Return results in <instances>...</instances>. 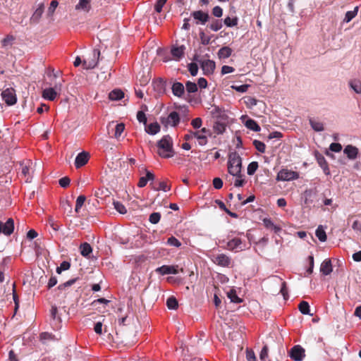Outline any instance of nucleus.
<instances>
[{
    "mask_svg": "<svg viewBox=\"0 0 361 361\" xmlns=\"http://www.w3.org/2000/svg\"><path fill=\"white\" fill-rule=\"evenodd\" d=\"M145 130L148 134L156 135L160 131V126L157 122L152 123L146 126Z\"/></svg>",
    "mask_w": 361,
    "mask_h": 361,
    "instance_id": "obj_28",
    "label": "nucleus"
},
{
    "mask_svg": "<svg viewBox=\"0 0 361 361\" xmlns=\"http://www.w3.org/2000/svg\"><path fill=\"white\" fill-rule=\"evenodd\" d=\"M200 40H201V43L203 44V45H207L210 43V41H211V37L210 36H208L204 32H201L200 33Z\"/></svg>",
    "mask_w": 361,
    "mask_h": 361,
    "instance_id": "obj_53",
    "label": "nucleus"
},
{
    "mask_svg": "<svg viewBox=\"0 0 361 361\" xmlns=\"http://www.w3.org/2000/svg\"><path fill=\"white\" fill-rule=\"evenodd\" d=\"M70 267L71 264L68 262L63 261L61 263L60 266L56 268V272L60 274L63 271L68 270Z\"/></svg>",
    "mask_w": 361,
    "mask_h": 361,
    "instance_id": "obj_52",
    "label": "nucleus"
},
{
    "mask_svg": "<svg viewBox=\"0 0 361 361\" xmlns=\"http://www.w3.org/2000/svg\"><path fill=\"white\" fill-rule=\"evenodd\" d=\"M242 168V159L236 152H231L228 155V171L232 176L240 175Z\"/></svg>",
    "mask_w": 361,
    "mask_h": 361,
    "instance_id": "obj_2",
    "label": "nucleus"
},
{
    "mask_svg": "<svg viewBox=\"0 0 361 361\" xmlns=\"http://www.w3.org/2000/svg\"><path fill=\"white\" fill-rule=\"evenodd\" d=\"M160 121L164 127H176L180 123V116L178 112L171 111L167 116H161Z\"/></svg>",
    "mask_w": 361,
    "mask_h": 361,
    "instance_id": "obj_5",
    "label": "nucleus"
},
{
    "mask_svg": "<svg viewBox=\"0 0 361 361\" xmlns=\"http://www.w3.org/2000/svg\"><path fill=\"white\" fill-rule=\"evenodd\" d=\"M1 97L5 102L8 105H13L16 103V97L13 89L7 88L1 93Z\"/></svg>",
    "mask_w": 361,
    "mask_h": 361,
    "instance_id": "obj_13",
    "label": "nucleus"
},
{
    "mask_svg": "<svg viewBox=\"0 0 361 361\" xmlns=\"http://www.w3.org/2000/svg\"><path fill=\"white\" fill-rule=\"evenodd\" d=\"M231 54L232 49L228 47H224L218 51L219 59H227L231 55Z\"/></svg>",
    "mask_w": 361,
    "mask_h": 361,
    "instance_id": "obj_32",
    "label": "nucleus"
},
{
    "mask_svg": "<svg viewBox=\"0 0 361 361\" xmlns=\"http://www.w3.org/2000/svg\"><path fill=\"white\" fill-rule=\"evenodd\" d=\"M191 16L197 20V24L200 22L201 24L204 25L209 19V15L202 11H194L191 13Z\"/></svg>",
    "mask_w": 361,
    "mask_h": 361,
    "instance_id": "obj_20",
    "label": "nucleus"
},
{
    "mask_svg": "<svg viewBox=\"0 0 361 361\" xmlns=\"http://www.w3.org/2000/svg\"><path fill=\"white\" fill-rule=\"evenodd\" d=\"M257 169H258V163L257 161L251 162L250 164H249L247 169V174L250 175V176L253 175L256 172Z\"/></svg>",
    "mask_w": 361,
    "mask_h": 361,
    "instance_id": "obj_46",
    "label": "nucleus"
},
{
    "mask_svg": "<svg viewBox=\"0 0 361 361\" xmlns=\"http://www.w3.org/2000/svg\"><path fill=\"white\" fill-rule=\"evenodd\" d=\"M21 176L26 183H30L32 179L33 164L31 160L27 159L20 163Z\"/></svg>",
    "mask_w": 361,
    "mask_h": 361,
    "instance_id": "obj_4",
    "label": "nucleus"
},
{
    "mask_svg": "<svg viewBox=\"0 0 361 361\" xmlns=\"http://www.w3.org/2000/svg\"><path fill=\"white\" fill-rule=\"evenodd\" d=\"M269 348L267 345H264L263 348H262V350L259 354V359L261 361H270L269 359Z\"/></svg>",
    "mask_w": 361,
    "mask_h": 361,
    "instance_id": "obj_40",
    "label": "nucleus"
},
{
    "mask_svg": "<svg viewBox=\"0 0 361 361\" xmlns=\"http://www.w3.org/2000/svg\"><path fill=\"white\" fill-rule=\"evenodd\" d=\"M216 65L214 61L207 59L201 62V68L204 75H211L214 73Z\"/></svg>",
    "mask_w": 361,
    "mask_h": 361,
    "instance_id": "obj_15",
    "label": "nucleus"
},
{
    "mask_svg": "<svg viewBox=\"0 0 361 361\" xmlns=\"http://www.w3.org/2000/svg\"><path fill=\"white\" fill-rule=\"evenodd\" d=\"M298 309L302 314H310V305L306 301H302L298 305Z\"/></svg>",
    "mask_w": 361,
    "mask_h": 361,
    "instance_id": "obj_38",
    "label": "nucleus"
},
{
    "mask_svg": "<svg viewBox=\"0 0 361 361\" xmlns=\"http://www.w3.org/2000/svg\"><path fill=\"white\" fill-rule=\"evenodd\" d=\"M213 129L215 133L222 134L226 130V125L222 122L216 121L214 124Z\"/></svg>",
    "mask_w": 361,
    "mask_h": 361,
    "instance_id": "obj_35",
    "label": "nucleus"
},
{
    "mask_svg": "<svg viewBox=\"0 0 361 361\" xmlns=\"http://www.w3.org/2000/svg\"><path fill=\"white\" fill-rule=\"evenodd\" d=\"M114 209L121 214H124L127 212L126 207L120 202H114L113 203Z\"/></svg>",
    "mask_w": 361,
    "mask_h": 361,
    "instance_id": "obj_42",
    "label": "nucleus"
},
{
    "mask_svg": "<svg viewBox=\"0 0 361 361\" xmlns=\"http://www.w3.org/2000/svg\"><path fill=\"white\" fill-rule=\"evenodd\" d=\"M320 271L325 276L331 273L332 265L330 259H326L322 263L320 266Z\"/></svg>",
    "mask_w": 361,
    "mask_h": 361,
    "instance_id": "obj_24",
    "label": "nucleus"
},
{
    "mask_svg": "<svg viewBox=\"0 0 361 361\" xmlns=\"http://www.w3.org/2000/svg\"><path fill=\"white\" fill-rule=\"evenodd\" d=\"M125 129V126L123 123H118L115 126V133L114 137L116 138H118L121 134L123 133Z\"/></svg>",
    "mask_w": 361,
    "mask_h": 361,
    "instance_id": "obj_48",
    "label": "nucleus"
},
{
    "mask_svg": "<svg viewBox=\"0 0 361 361\" xmlns=\"http://www.w3.org/2000/svg\"><path fill=\"white\" fill-rule=\"evenodd\" d=\"M305 355V350L300 345H295L290 351V356L295 361H302Z\"/></svg>",
    "mask_w": 361,
    "mask_h": 361,
    "instance_id": "obj_12",
    "label": "nucleus"
},
{
    "mask_svg": "<svg viewBox=\"0 0 361 361\" xmlns=\"http://www.w3.org/2000/svg\"><path fill=\"white\" fill-rule=\"evenodd\" d=\"M349 87L357 94H361V80L357 78L351 79L348 82Z\"/></svg>",
    "mask_w": 361,
    "mask_h": 361,
    "instance_id": "obj_25",
    "label": "nucleus"
},
{
    "mask_svg": "<svg viewBox=\"0 0 361 361\" xmlns=\"http://www.w3.org/2000/svg\"><path fill=\"white\" fill-rule=\"evenodd\" d=\"M50 312L51 317L54 322L55 328H59L61 322V319L58 315L57 307L56 306H52Z\"/></svg>",
    "mask_w": 361,
    "mask_h": 361,
    "instance_id": "obj_26",
    "label": "nucleus"
},
{
    "mask_svg": "<svg viewBox=\"0 0 361 361\" xmlns=\"http://www.w3.org/2000/svg\"><path fill=\"white\" fill-rule=\"evenodd\" d=\"M156 271L157 273H159L161 275H166V274H177V271L176 268L173 266H168V265H163L160 267H158L156 269Z\"/></svg>",
    "mask_w": 361,
    "mask_h": 361,
    "instance_id": "obj_22",
    "label": "nucleus"
},
{
    "mask_svg": "<svg viewBox=\"0 0 361 361\" xmlns=\"http://www.w3.org/2000/svg\"><path fill=\"white\" fill-rule=\"evenodd\" d=\"M329 149L334 152H339L342 150V145L338 142H333L330 145Z\"/></svg>",
    "mask_w": 361,
    "mask_h": 361,
    "instance_id": "obj_57",
    "label": "nucleus"
},
{
    "mask_svg": "<svg viewBox=\"0 0 361 361\" xmlns=\"http://www.w3.org/2000/svg\"><path fill=\"white\" fill-rule=\"evenodd\" d=\"M246 248V243L240 238L235 237L229 240L226 245V249L230 251L238 252Z\"/></svg>",
    "mask_w": 361,
    "mask_h": 361,
    "instance_id": "obj_7",
    "label": "nucleus"
},
{
    "mask_svg": "<svg viewBox=\"0 0 361 361\" xmlns=\"http://www.w3.org/2000/svg\"><path fill=\"white\" fill-rule=\"evenodd\" d=\"M253 145L255 146V147L261 153H264L265 152V149H266V145L264 142L259 141V140H255L253 141Z\"/></svg>",
    "mask_w": 361,
    "mask_h": 361,
    "instance_id": "obj_45",
    "label": "nucleus"
},
{
    "mask_svg": "<svg viewBox=\"0 0 361 361\" xmlns=\"http://www.w3.org/2000/svg\"><path fill=\"white\" fill-rule=\"evenodd\" d=\"M236 178L234 180V186L235 187H241L243 185L245 181L242 178V175H238V176H235Z\"/></svg>",
    "mask_w": 361,
    "mask_h": 361,
    "instance_id": "obj_62",
    "label": "nucleus"
},
{
    "mask_svg": "<svg viewBox=\"0 0 361 361\" xmlns=\"http://www.w3.org/2000/svg\"><path fill=\"white\" fill-rule=\"evenodd\" d=\"M124 97V93L119 89H115L109 94V98L112 101L121 99Z\"/></svg>",
    "mask_w": 361,
    "mask_h": 361,
    "instance_id": "obj_29",
    "label": "nucleus"
},
{
    "mask_svg": "<svg viewBox=\"0 0 361 361\" xmlns=\"http://www.w3.org/2000/svg\"><path fill=\"white\" fill-rule=\"evenodd\" d=\"M158 154L164 159L171 158L173 156V140L169 135H164L157 142Z\"/></svg>",
    "mask_w": 361,
    "mask_h": 361,
    "instance_id": "obj_1",
    "label": "nucleus"
},
{
    "mask_svg": "<svg viewBox=\"0 0 361 361\" xmlns=\"http://www.w3.org/2000/svg\"><path fill=\"white\" fill-rule=\"evenodd\" d=\"M44 12V7L42 5H40L34 12L31 17V20L33 22H38V20L42 17V15Z\"/></svg>",
    "mask_w": 361,
    "mask_h": 361,
    "instance_id": "obj_34",
    "label": "nucleus"
},
{
    "mask_svg": "<svg viewBox=\"0 0 361 361\" xmlns=\"http://www.w3.org/2000/svg\"><path fill=\"white\" fill-rule=\"evenodd\" d=\"M137 121L140 122V123H143L144 124H146L147 123V117H146V115L142 111H139L137 113Z\"/></svg>",
    "mask_w": 361,
    "mask_h": 361,
    "instance_id": "obj_60",
    "label": "nucleus"
},
{
    "mask_svg": "<svg viewBox=\"0 0 361 361\" xmlns=\"http://www.w3.org/2000/svg\"><path fill=\"white\" fill-rule=\"evenodd\" d=\"M246 359L247 361H257L254 351L251 349L246 350Z\"/></svg>",
    "mask_w": 361,
    "mask_h": 361,
    "instance_id": "obj_56",
    "label": "nucleus"
},
{
    "mask_svg": "<svg viewBox=\"0 0 361 361\" xmlns=\"http://www.w3.org/2000/svg\"><path fill=\"white\" fill-rule=\"evenodd\" d=\"M264 226L267 228L273 231L274 233H278L281 231V228L279 226L275 225L271 219L264 218L263 219Z\"/></svg>",
    "mask_w": 361,
    "mask_h": 361,
    "instance_id": "obj_23",
    "label": "nucleus"
},
{
    "mask_svg": "<svg viewBox=\"0 0 361 361\" xmlns=\"http://www.w3.org/2000/svg\"><path fill=\"white\" fill-rule=\"evenodd\" d=\"M238 19L237 17L233 18H231L230 17H227L224 19V24L227 27H234L238 25Z\"/></svg>",
    "mask_w": 361,
    "mask_h": 361,
    "instance_id": "obj_47",
    "label": "nucleus"
},
{
    "mask_svg": "<svg viewBox=\"0 0 361 361\" xmlns=\"http://www.w3.org/2000/svg\"><path fill=\"white\" fill-rule=\"evenodd\" d=\"M352 228L357 232L361 233V222L358 220L354 221Z\"/></svg>",
    "mask_w": 361,
    "mask_h": 361,
    "instance_id": "obj_64",
    "label": "nucleus"
},
{
    "mask_svg": "<svg viewBox=\"0 0 361 361\" xmlns=\"http://www.w3.org/2000/svg\"><path fill=\"white\" fill-rule=\"evenodd\" d=\"M171 90L173 95L178 97H181L185 92V87L180 82H174L172 85Z\"/></svg>",
    "mask_w": 361,
    "mask_h": 361,
    "instance_id": "obj_21",
    "label": "nucleus"
},
{
    "mask_svg": "<svg viewBox=\"0 0 361 361\" xmlns=\"http://www.w3.org/2000/svg\"><path fill=\"white\" fill-rule=\"evenodd\" d=\"M191 125L195 129H199L202 125V120L201 118H196L192 120Z\"/></svg>",
    "mask_w": 361,
    "mask_h": 361,
    "instance_id": "obj_59",
    "label": "nucleus"
},
{
    "mask_svg": "<svg viewBox=\"0 0 361 361\" xmlns=\"http://www.w3.org/2000/svg\"><path fill=\"white\" fill-rule=\"evenodd\" d=\"M185 50V47L184 45H181L179 47H172L171 49L172 59L176 61H180L184 56Z\"/></svg>",
    "mask_w": 361,
    "mask_h": 361,
    "instance_id": "obj_16",
    "label": "nucleus"
},
{
    "mask_svg": "<svg viewBox=\"0 0 361 361\" xmlns=\"http://www.w3.org/2000/svg\"><path fill=\"white\" fill-rule=\"evenodd\" d=\"M245 126L250 130H252L255 132H259L261 130L260 126L257 124V123L251 118H248L245 122Z\"/></svg>",
    "mask_w": 361,
    "mask_h": 361,
    "instance_id": "obj_30",
    "label": "nucleus"
},
{
    "mask_svg": "<svg viewBox=\"0 0 361 361\" xmlns=\"http://www.w3.org/2000/svg\"><path fill=\"white\" fill-rule=\"evenodd\" d=\"M70 182H71V180L68 177L61 178L59 180V183L60 186L62 188L68 187L70 184Z\"/></svg>",
    "mask_w": 361,
    "mask_h": 361,
    "instance_id": "obj_61",
    "label": "nucleus"
},
{
    "mask_svg": "<svg viewBox=\"0 0 361 361\" xmlns=\"http://www.w3.org/2000/svg\"><path fill=\"white\" fill-rule=\"evenodd\" d=\"M90 154L88 152H82L79 153L75 159V166L79 169L85 165L89 160Z\"/></svg>",
    "mask_w": 361,
    "mask_h": 361,
    "instance_id": "obj_17",
    "label": "nucleus"
},
{
    "mask_svg": "<svg viewBox=\"0 0 361 361\" xmlns=\"http://www.w3.org/2000/svg\"><path fill=\"white\" fill-rule=\"evenodd\" d=\"M227 297L230 299L231 302L240 303L242 300L237 295L235 289H231L227 292Z\"/></svg>",
    "mask_w": 361,
    "mask_h": 361,
    "instance_id": "obj_33",
    "label": "nucleus"
},
{
    "mask_svg": "<svg viewBox=\"0 0 361 361\" xmlns=\"http://www.w3.org/2000/svg\"><path fill=\"white\" fill-rule=\"evenodd\" d=\"M212 14L217 18H220L223 15V9L220 6H215L212 10Z\"/></svg>",
    "mask_w": 361,
    "mask_h": 361,
    "instance_id": "obj_63",
    "label": "nucleus"
},
{
    "mask_svg": "<svg viewBox=\"0 0 361 361\" xmlns=\"http://www.w3.org/2000/svg\"><path fill=\"white\" fill-rule=\"evenodd\" d=\"M76 10H82L85 12H89L91 9V4L90 0H79L78 4L75 6Z\"/></svg>",
    "mask_w": 361,
    "mask_h": 361,
    "instance_id": "obj_27",
    "label": "nucleus"
},
{
    "mask_svg": "<svg viewBox=\"0 0 361 361\" xmlns=\"http://www.w3.org/2000/svg\"><path fill=\"white\" fill-rule=\"evenodd\" d=\"M62 82L63 81L57 82L54 84V87L44 89L42 91V97L49 101H54L61 91Z\"/></svg>",
    "mask_w": 361,
    "mask_h": 361,
    "instance_id": "obj_3",
    "label": "nucleus"
},
{
    "mask_svg": "<svg viewBox=\"0 0 361 361\" xmlns=\"http://www.w3.org/2000/svg\"><path fill=\"white\" fill-rule=\"evenodd\" d=\"M14 231V221L12 218L7 219L6 222L0 220V234H4L6 236L11 235Z\"/></svg>",
    "mask_w": 361,
    "mask_h": 361,
    "instance_id": "obj_8",
    "label": "nucleus"
},
{
    "mask_svg": "<svg viewBox=\"0 0 361 361\" xmlns=\"http://www.w3.org/2000/svg\"><path fill=\"white\" fill-rule=\"evenodd\" d=\"M99 56L100 51L97 49H94L92 51V59L90 60H84L82 63L84 68L86 69L94 68L98 63Z\"/></svg>",
    "mask_w": 361,
    "mask_h": 361,
    "instance_id": "obj_11",
    "label": "nucleus"
},
{
    "mask_svg": "<svg viewBox=\"0 0 361 361\" xmlns=\"http://www.w3.org/2000/svg\"><path fill=\"white\" fill-rule=\"evenodd\" d=\"M210 135L209 130L202 128L201 130L195 131L194 137L197 140L200 145L204 146L208 142L207 137Z\"/></svg>",
    "mask_w": 361,
    "mask_h": 361,
    "instance_id": "obj_9",
    "label": "nucleus"
},
{
    "mask_svg": "<svg viewBox=\"0 0 361 361\" xmlns=\"http://www.w3.org/2000/svg\"><path fill=\"white\" fill-rule=\"evenodd\" d=\"M343 153L349 159L353 160L357 157L359 150L357 147L348 145L344 148Z\"/></svg>",
    "mask_w": 361,
    "mask_h": 361,
    "instance_id": "obj_19",
    "label": "nucleus"
},
{
    "mask_svg": "<svg viewBox=\"0 0 361 361\" xmlns=\"http://www.w3.org/2000/svg\"><path fill=\"white\" fill-rule=\"evenodd\" d=\"M222 26L223 25H222L221 20H216L212 22V23L209 25V28L212 30L216 32V31L219 30L220 29H221Z\"/></svg>",
    "mask_w": 361,
    "mask_h": 361,
    "instance_id": "obj_50",
    "label": "nucleus"
},
{
    "mask_svg": "<svg viewBox=\"0 0 361 361\" xmlns=\"http://www.w3.org/2000/svg\"><path fill=\"white\" fill-rule=\"evenodd\" d=\"M86 200V197L85 195H80L78 197L75 202V212H79L80 209L84 204V202Z\"/></svg>",
    "mask_w": 361,
    "mask_h": 361,
    "instance_id": "obj_41",
    "label": "nucleus"
},
{
    "mask_svg": "<svg viewBox=\"0 0 361 361\" xmlns=\"http://www.w3.org/2000/svg\"><path fill=\"white\" fill-rule=\"evenodd\" d=\"M358 7L356 6L353 11H347L343 21L345 23H349L352 19H353L357 14Z\"/></svg>",
    "mask_w": 361,
    "mask_h": 361,
    "instance_id": "obj_37",
    "label": "nucleus"
},
{
    "mask_svg": "<svg viewBox=\"0 0 361 361\" xmlns=\"http://www.w3.org/2000/svg\"><path fill=\"white\" fill-rule=\"evenodd\" d=\"M299 178V173L287 169H282L276 176L278 181H290Z\"/></svg>",
    "mask_w": 361,
    "mask_h": 361,
    "instance_id": "obj_6",
    "label": "nucleus"
},
{
    "mask_svg": "<svg viewBox=\"0 0 361 361\" xmlns=\"http://www.w3.org/2000/svg\"><path fill=\"white\" fill-rule=\"evenodd\" d=\"M80 253L83 257H89L90 255L92 252V248L90 245L87 243H84L80 245Z\"/></svg>",
    "mask_w": 361,
    "mask_h": 361,
    "instance_id": "obj_31",
    "label": "nucleus"
},
{
    "mask_svg": "<svg viewBox=\"0 0 361 361\" xmlns=\"http://www.w3.org/2000/svg\"><path fill=\"white\" fill-rule=\"evenodd\" d=\"M248 85H232V88L238 92H245L247 91L249 88Z\"/></svg>",
    "mask_w": 361,
    "mask_h": 361,
    "instance_id": "obj_58",
    "label": "nucleus"
},
{
    "mask_svg": "<svg viewBox=\"0 0 361 361\" xmlns=\"http://www.w3.org/2000/svg\"><path fill=\"white\" fill-rule=\"evenodd\" d=\"M185 88L188 92L194 93L197 91V85L195 82L188 81L185 83Z\"/></svg>",
    "mask_w": 361,
    "mask_h": 361,
    "instance_id": "obj_44",
    "label": "nucleus"
},
{
    "mask_svg": "<svg viewBox=\"0 0 361 361\" xmlns=\"http://www.w3.org/2000/svg\"><path fill=\"white\" fill-rule=\"evenodd\" d=\"M212 261L214 264L223 267H228L232 262L231 257L225 254L214 255Z\"/></svg>",
    "mask_w": 361,
    "mask_h": 361,
    "instance_id": "obj_10",
    "label": "nucleus"
},
{
    "mask_svg": "<svg viewBox=\"0 0 361 361\" xmlns=\"http://www.w3.org/2000/svg\"><path fill=\"white\" fill-rule=\"evenodd\" d=\"M188 71L191 75L195 76L198 73V66L195 63H190L188 65Z\"/></svg>",
    "mask_w": 361,
    "mask_h": 361,
    "instance_id": "obj_51",
    "label": "nucleus"
},
{
    "mask_svg": "<svg viewBox=\"0 0 361 361\" xmlns=\"http://www.w3.org/2000/svg\"><path fill=\"white\" fill-rule=\"evenodd\" d=\"M315 235L321 242H325L326 240V234L322 226H318L315 231Z\"/></svg>",
    "mask_w": 361,
    "mask_h": 361,
    "instance_id": "obj_36",
    "label": "nucleus"
},
{
    "mask_svg": "<svg viewBox=\"0 0 361 361\" xmlns=\"http://www.w3.org/2000/svg\"><path fill=\"white\" fill-rule=\"evenodd\" d=\"M167 243L171 246H174L176 247H179L181 245V243L173 236L168 238Z\"/></svg>",
    "mask_w": 361,
    "mask_h": 361,
    "instance_id": "obj_54",
    "label": "nucleus"
},
{
    "mask_svg": "<svg viewBox=\"0 0 361 361\" xmlns=\"http://www.w3.org/2000/svg\"><path fill=\"white\" fill-rule=\"evenodd\" d=\"M314 157H315V159H316L318 164L322 169L324 173L326 175H329L330 173V170L329 168L328 163H327L326 159L324 158V157L321 153H319L318 151H315Z\"/></svg>",
    "mask_w": 361,
    "mask_h": 361,
    "instance_id": "obj_14",
    "label": "nucleus"
},
{
    "mask_svg": "<svg viewBox=\"0 0 361 361\" xmlns=\"http://www.w3.org/2000/svg\"><path fill=\"white\" fill-rule=\"evenodd\" d=\"M166 305L170 310H176L178 308V303L176 298L171 296L166 300Z\"/></svg>",
    "mask_w": 361,
    "mask_h": 361,
    "instance_id": "obj_39",
    "label": "nucleus"
},
{
    "mask_svg": "<svg viewBox=\"0 0 361 361\" xmlns=\"http://www.w3.org/2000/svg\"><path fill=\"white\" fill-rule=\"evenodd\" d=\"M161 219V214L159 212H153L149 215V221L153 224H157Z\"/></svg>",
    "mask_w": 361,
    "mask_h": 361,
    "instance_id": "obj_49",
    "label": "nucleus"
},
{
    "mask_svg": "<svg viewBox=\"0 0 361 361\" xmlns=\"http://www.w3.org/2000/svg\"><path fill=\"white\" fill-rule=\"evenodd\" d=\"M166 0H157L154 5V10L157 13L162 11L163 6L165 5Z\"/></svg>",
    "mask_w": 361,
    "mask_h": 361,
    "instance_id": "obj_55",
    "label": "nucleus"
},
{
    "mask_svg": "<svg viewBox=\"0 0 361 361\" xmlns=\"http://www.w3.org/2000/svg\"><path fill=\"white\" fill-rule=\"evenodd\" d=\"M14 40H15V37L13 35H7L1 41L2 47H6L8 46H11Z\"/></svg>",
    "mask_w": 361,
    "mask_h": 361,
    "instance_id": "obj_43",
    "label": "nucleus"
},
{
    "mask_svg": "<svg viewBox=\"0 0 361 361\" xmlns=\"http://www.w3.org/2000/svg\"><path fill=\"white\" fill-rule=\"evenodd\" d=\"M309 123L316 132H322L325 130L324 123L318 118H310Z\"/></svg>",
    "mask_w": 361,
    "mask_h": 361,
    "instance_id": "obj_18",
    "label": "nucleus"
}]
</instances>
